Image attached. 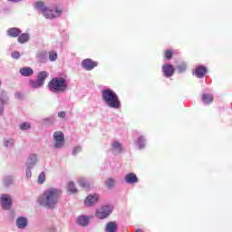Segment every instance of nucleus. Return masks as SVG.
<instances>
[{
    "instance_id": "obj_42",
    "label": "nucleus",
    "mask_w": 232,
    "mask_h": 232,
    "mask_svg": "<svg viewBox=\"0 0 232 232\" xmlns=\"http://www.w3.org/2000/svg\"><path fill=\"white\" fill-rule=\"evenodd\" d=\"M0 86H1V81H0Z\"/></svg>"
},
{
    "instance_id": "obj_6",
    "label": "nucleus",
    "mask_w": 232,
    "mask_h": 232,
    "mask_svg": "<svg viewBox=\"0 0 232 232\" xmlns=\"http://www.w3.org/2000/svg\"><path fill=\"white\" fill-rule=\"evenodd\" d=\"M54 148L59 149L64 146V133L63 131H55L53 133Z\"/></svg>"
},
{
    "instance_id": "obj_38",
    "label": "nucleus",
    "mask_w": 232,
    "mask_h": 232,
    "mask_svg": "<svg viewBox=\"0 0 232 232\" xmlns=\"http://www.w3.org/2000/svg\"><path fill=\"white\" fill-rule=\"evenodd\" d=\"M4 184L5 186H10L12 184V179H5Z\"/></svg>"
},
{
    "instance_id": "obj_34",
    "label": "nucleus",
    "mask_w": 232,
    "mask_h": 232,
    "mask_svg": "<svg viewBox=\"0 0 232 232\" xmlns=\"http://www.w3.org/2000/svg\"><path fill=\"white\" fill-rule=\"evenodd\" d=\"M11 56L13 57V59H19V57H21V53H19V52L14 51L11 53Z\"/></svg>"
},
{
    "instance_id": "obj_24",
    "label": "nucleus",
    "mask_w": 232,
    "mask_h": 232,
    "mask_svg": "<svg viewBox=\"0 0 232 232\" xmlns=\"http://www.w3.org/2000/svg\"><path fill=\"white\" fill-rule=\"evenodd\" d=\"M164 58L168 61H170V59L173 58V51L172 50H165L163 52Z\"/></svg>"
},
{
    "instance_id": "obj_19",
    "label": "nucleus",
    "mask_w": 232,
    "mask_h": 232,
    "mask_svg": "<svg viewBox=\"0 0 232 232\" xmlns=\"http://www.w3.org/2000/svg\"><path fill=\"white\" fill-rule=\"evenodd\" d=\"M29 40H30V34H28V33H24L17 38L18 43H20L21 44H24V43H28Z\"/></svg>"
},
{
    "instance_id": "obj_33",
    "label": "nucleus",
    "mask_w": 232,
    "mask_h": 232,
    "mask_svg": "<svg viewBox=\"0 0 232 232\" xmlns=\"http://www.w3.org/2000/svg\"><path fill=\"white\" fill-rule=\"evenodd\" d=\"M5 100L0 98V115H3V111H5Z\"/></svg>"
},
{
    "instance_id": "obj_21",
    "label": "nucleus",
    "mask_w": 232,
    "mask_h": 232,
    "mask_svg": "<svg viewBox=\"0 0 232 232\" xmlns=\"http://www.w3.org/2000/svg\"><path fill=\"white\" fill-rule=\"evenodd\" d=\"M202 101L205 104H211L213 102V95L211 94H203Z\"/></svg>"
},
{
    "instance_id": "obj_11",
    "label": "nucleus",
    "mask_w": 232,
    "mask_h": 232,
    "mask_svg": "<svg viewBox=\"0 0 232 232\" xmlns=\"http://www.w3.org/2000/svg\"><path fill=\"white\" fill-rule=\"evenodd\" d=\"M96 202H99V195L97 194L89 195L84 200V204L87 207H92L93 204H96Z\"/></svg>"
},
{
    "instance_id": "obj_16",
    "label": "nucleus",
    "mask_w": 232,
    "mask_h": 232,
    "mask_svg": "<svg viewBox=\"0 0 232 232\" xmlns=\"http://www.w3.org/2000/svg\"><path fill=\"white\" fill-rule=\"evenodd\" d=\"M20 73L23 77H30L34 75V69L30 67H23L20 69Z\"/></svg>"
},
{
    "instance_id": "obj_29",
    "label": "nucleus",
    "mask_w": 232,
    "mask_h": 232,
    "mask_svg": "<svg viewBox=\"0 0 232 232\" xmlns=\"http://www.w3.org/2000/svg\"><path fill=\"white\" fill-rule=\"evenodd\" d=\"M177 70L179 73H184V72H186V63H180L179 65H178Z\"/></svg>"
},
{
    "instance_id": "obj_25",
    "label": "nucleus",
    "mask_w": 232,
    "mask_h": 232,
    "mask_svg": "<svg viewBox=\"0 0 232 232\" xmlns=\"http://www.w3.org/2000/svg\"><path fill=\"white\" fill-rule=\"evenodd\" d=\"M112 150L116 151H122V144H121L119 141H114L111 144Z\"/></svg>"
},
{
    "instance_id": "obj_32",
    "label": "nucleus",
    "mask_w": 232,
    "mask_h": 232,
    "mask_svg": "<svg viewBox=\"0 0 232 232\" xmlns=\"http://www.w3.org/2000/svg\"><path fill=\"white\" fill-rule=\"evenodd\" d=\"M31 86L32 88H41V86H43V83L39 80H36V82H31Z\"/></svg>"
},
{
    "instance_id": "obj_8",
    "label": "nucleus",
    "mask_w": 232,
    "mask_h": 232,
    "mask_svg": "<svg viewBox=\"0 0 232 232\" xmlns=\"http://www.w3.org/2000/svg\"><path fill=\"white\" fill-rule=\"evenodd\" d=\"M161 70L165 77H172L173 73H175V68L169 63L164 64Z\"/></svg>"
},
{
    "instance_id": "obj_14",
    "label": "nucleus",
    "mask_w": 232,
    "mask_h": 232,
    "mask_svg": "<svg viewBox=\"0 0 232 232\" xmlns=\"http://www.w3.org/2000/svg\"><path fill=\"white\" fill-rule=\"evenodd\" d=\"M16 226L19 229H24L28 226V220L25 218L20 217L16 220Z\"/></svg>"
},
{
    "instance_id": "obj_20",
    "label": "nucleus",
    "mask_w": 232,
    "mask_h": 232,
    "mask_svg": "<svg viewBox=\"0 0 232 232\" xmlns=\"http://www.w3.org/2000/svg\"><path fill=\"white\" fill-rule=\"evenodd\" d=\"M78 184H79L80 188H83V189H90V188H92L90 181H88L84 179H80L78 180Z\"/></svg>"
},
{
    "instance_id": "obj_22",
    "label": "nucleus",
    "mask_w": 232,
    "mask_h": 232,
    "mask_svg": "<svg viewBox=\"0 0 232 232\" xmlns=\"http://www.w3.org/2000/svg\"><path fill=\"white\" fill-rule=\"evenodd\" d=\"M67 191L72 194L77 193L78 190H77V188L75 187V183H73L72 181H70L67 185Z\"/></svg>"
},
{
    "instance_id": "obj_1",
    "label": "nucleus",
    "mask_w": 232,
    "mask_h": 232,
    "mask_svg": "<svg viewBox=\"0 0 232 232\" xmlns=\"http://www.w3.org/2000/svg\"><path fill=\"white\" fill-rule=\"evenodd\" d=\"M59 197H61L60 190L51 188L45 190L43 195L38 198V203L40 206H44L45 208H53L55 204H57Z\"/></svg>"
},
{
    "instance_id": "obj_31",
    "label": "nucleus",
    "mask_w": 232,
    "mask_h": 232,
    "mask_svg": "<svg viewBox=\"0 0 232 232\" xmlns=\"http://www.w3.org/2000/svg\"><path fill=\"white\" fill-rule=\"evenodd\" d=\"M31 127L32 125H30V123L28 122H23L22 124H20V130H30Z\"/></svg>"
},
{
    "instance_id": "obj_17",
    "label": "nucleus",
    "mask_w": 232,
    "mask_h": 232,
    "mask_svg": "<svg viewBox=\"0 0 232 232\" xmlns=\"http://www.w3.org/2000/svg\"><path fill=\"white\" fill-rule=\"evenodd\" d=\"M77 224H79V226H88V224H90V218L86 217V216H80L77 220H76Z\"/></svg>"
},
{
    "instance_id": "obj_4",
    "label": "nucleus",
    "mask_w": 232,
    "mask_h": 232,
    "mask_svg": "<svg viewBox=\"0 0 232 232\" xmlns=\"http://www.w3.org/2000/svg\"><path fill=\"white\" fill-rule=\"evenodd\" d=\"M35 7L45 17V19H54V17H60L61 14L63 12L61 10H51L44 5V2H36Z\"/></svg>"
},
{
    "instance_id": "obj_3",
    "label": "nucleus",
    "mask_w": 232,
    "mask_h": 232,
    "mask_svg": "<svg viewBox=\"0 0 232 232\" xmlns=\"http://www.w3.org/2000/svg\"><path fill=\"white\" fill-rule=\"evenodd\" d=\"M48 88L53 93H63L65 90H68V83H66V79L61 78H53L48 82Z\"/></svg>"
},
{
    "instance_id": "obj_37",
    "label": "nucleus",
    "mask_w": 232,
    "mask_h": 232,
    "mask_svg": "<svg viewBox=\"0 0 232 232\" xmlns=\"http://www.w3.org/2000/svg\"><path fill=\"white\" fill-rule=\"evenodd\" d=\"M58 117L60 119H64V117H66V112H64V111L58 112Z\"/></svg>"
},
{
    "instance_id": "obj_12",
    "label": "nucleus",
    "mask_w": 232,
    "mask_h": 232,
    "mask_svg": "<svg viewBox=\"0 0 232 232\" xmlns=\"http://www.w3.org/2000/svg\"><path fill=\"white\" fill-rule=\"evenodd\" d=\"M125 181L127 184H137V182H139V178L135 173L130 172L125 176Z\"/></svg>"
},
{
    "instance_id": "obj_27",
    "label": "nucleus",
    "mask_w": 232,
    "mask_h": 232,
    "mask_svg": "<svg viewBox=\"0 0 232 232\" xmlns=\"http://www.w3.org/2000/svg\"><path fill=\"white\" fill-rule=\"evenodd\" d=\"M46 180V175L44 174V172H42L39 174L38 176V184H44V181Z\"/></svg>"
},
{
    "instance_id": "obj_35",
    "label": "nucleus",
    "mask_w": 232,
    "mask_h": 232,
    "mask_svg": "<svg viewBox=\"0 0 232 232\" xmlns=\"http://www.w3.org/2000/svg\"><path fill=\"white\" fill-rule=\"evenodd\" d=\"M138 144H139L140 148H144V137H140L138 139Z\"/></svg>"
},
{
    "instance_id": "obj_41",
    "label": "nucleus",
    "mask_w": 232,
    "mask_h": 232,
    "mask_svg": "<svg viewBox=\"0 0 232 232\" xmlns=\"http://www.w3.org/2000/svg\"><path fill=\"white\" fill-rule=\"evenodd\" d=\"M135 232H144V230H142V229H140V228H138V229H136Z\"/></svg>"
},
{
    "instance_id": "obj_39",
    "label": "nucleus",
    "mask_w": 232,
    "mask_h": 232,
    "mask_svg": "<svg viewBox=\"0 0 232 232\" xmlns=\"http://www.w3.org/2000/svg\"><path fill=\"white\" fill-rule=\"evenodd\" d=\"M26 176L28 177V179H30V177H32V170H30V169H28V167L26 168Z\"/></svg>"
},
{
    "instance_id": "obj_10",
    "label": "nucleus",
    "mask_w": 232,
    "mask_h": 232,
    "mask_svg": "<svg viewBox=\"0 0 232 232\" xmlns=\"http://www.w3.org/2000/svg\"><path fill=\"white\" fill-rule=\"evenodd\" d=\"M206 73H208V68L204 65L197 67L194 71V75H196L198 79H202L205 77Z\"/></svg>"
},
{
    "instance_id": "obj_7",
    "label": "nucleus",
    "mask_w": 232,
    "mask_h": 232,
    "mask_svg": "<svg viewBox=\"0 0 232 232\" xmlns=\"http://www.w3.org/2000/svg\"><path fill=\"white\" fill-rule=\"evenodd\" d=\"M0 204L3 209L8 210L12 208V197L8 194H2L0 196Z\"/></svg>"
},
{
    "instance_id": "obj_23",
    "label": "nucleus",
    "mask_w": 232,
    "mask_h": 232,
    "mask_svg": "<svg viewBox=\"0 0 232 232\" xmlns=\"http://www.w3.org/2000/svg\"><path fill=\"white\" fill-rule=\"evenodd\" d=\"M46 77H48V72H46V71H42L39 72L37 80L44 84V79H46Z\"/></svg>"
},
{
    "instance_id": "obj_36",
    "label": "nucleus",
    "mask_w": 232,
    "mask_h": 232,
    "mask_svg": "<svg viewBox=\"0 0 232 232\" xmlns=\"http://www.w3.org/2000/svg\"><path fill=\"white\" fill-rule=\"evenodd\" d=\"M81 150H82L81 147L74 148L72 151L73 155H77V153H81Z\"/></svg>"
},
{
    "instance_id": "obj_13",
    "label": "nucleus",
    "mask_w": 232,
    "mask_h": 232,
    "mask_svg": "<svg viewBox=\"0 0 232 232\" xmlns=\"http://www.w3.org/2000/svg\"><path fill=\"white\" fill-rule=\"evenodd\" d=\"M37 162V156L35 154L31 155L26 162V167L28 169H32L34 166H35V163Z\"/></svg>"
},
{
    "instance_id": "obj_2",
    "label": "nucleus",
    "mask_w": 232,
    "mask_h": 232,
    "mask_svg": "<svg viewBox=\"0 0 232 232\" xmlns=\"http://www.w3.org/2000/svg\"><path fill=\"white\" fill-rule=\"evenodd\" d=\"M102 99L109 108H114V110H119V108H121V100L119 99V96L111 89L102 91Z\"/></svg>"
},
{
    "instance_id": "obj_26",
    "label": "nucleus",
    "mask_w": 232,
    "mask_h": 232,
    "mask_svg": "<svg viewBox=\"0 0 232 232\" xmlns=\"http://www.w3.org/2000/svg\"><path fill=\"white\" fill-rule=\"evenodd\" d=\"M105 186L106 188H108L109 189H111V188H113V186H115V180L111 178L108 179L105 181Z\"/></svg>"
},
{
    "instance_id": "obj_5",
    "label": "nucleus",
    "mask_w": 232,
    "mask_h": 232,
    "mask_svg": "<svg viewBox=\"0 0 232 232\" xmlns=\"http://www.w3.org/2000/svg\"><path fill=\"white\" fill-rule=\"evenodd\" d=\"M111 206H102L100 209L96 210L95 217L100 218V220H104V218H108L111 215Z\"/></svg>"
},
{
    "instance_id": "obj_30",
    "label": "nucleus",
    "mask_w": 232,
    "mask_h": 232,
    "mask_svg": "<svg viewBox=\"0 0 232 232\" xmlns=\"http://www.w3.org/2000/svg\"><path fill=\"white\" fill-rule=\"evenodd\" d=\"M4 146H5V148H12V147H14V140H12V139L5 140L4 141Z\"/></svg>"
},
{
    "instance_id": "obj_40",
    "label": "nucleus",
    "mask_w": 232,
    "mask_h": 232,
    "mask_svg": "<svg viewBox=\"0 0 232 232\" xmlns=\"http://www.w3.org/2000/svg\"><path fill=\"white\" fill-rule=\"evenodd\" d=\"M8 1H10L11 3H19V1L21 0H8Z\"/></svg>"
},
{
    "instance_id": "obj_18",
    "label": "nucleus",
    "mask_w": 232,
    "mask_h": 232,
    "mask_svg": "<svg viewBox=\"0 0 232 232\" xmlns=\"http://www.w3.org/2000/svg\"><path fill=\"white\" fill-rule=\"evenodd\" d=\"M117 223L111 221L109 223H107L106 227H105V231L106 232H117Z\"/></svg>"
},
{
    "instance_id": "obj_9",
    "label": "nucleus",
    "mask_w": 232,
    "mask_h": 232,
    "mask_svg": "<svg viewBox=\"0 0 232 232\" xmlns=\"http://www.w3.org/2000/svg\"><path fill=\"white\" fill-rule=\"evenodd\" d=\"M82 68L85 70H93L97 66V62L92 61V59H85L82 63Z\"/></svg>"
},
{
    "instance_id": "obj_28",
    "label": "nucleus",
    "mask_w": 232,
    "mask_h": 232,
    "mask_svg": "<svg viewBox=\"0 0 232 232\" xmlns=\"http://www.w3.org/2000/svg\"><path fill=\"white\" fill-rule=\"evenodd\" d=\"M49 60L50 61H57V52H55V51L49 52Z\"/></svg>"
},
{
    "instance_id": "obj_15",
    "label": "nucleus",
    "mask_w": 232,
    "mask_h": 232,
    "mask_svg": "<svg viewBox=\"0 0 232 232\" xmlns=\"http://www.w3.org/2000/svg\"><path fill=\"white\" fill-rule=\"evenodd\" d=\"M7 34L9 35V37H19V35H21V29L16 27L9 28L7 30Z\"/></svg>"
}]
</instances>
